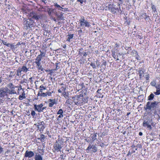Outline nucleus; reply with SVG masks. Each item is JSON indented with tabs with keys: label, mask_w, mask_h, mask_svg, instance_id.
<instances>
[{
	"label": "nucleus",
	"mask_w": 160,
	"mask_h": 160,
	"mask_svg": "<svg viewBox=\"0 0 160 160\" xmlns=\"http://www.w3.org/2000/svg\"><path fill=\"white\" fill-rule=\"evenodd\" d=\"M29 16L32 18L25 19L23 22L24 28L26 29L33 27L35 25L34 22L32 18L35 19L38 21L40 18L39 15H38L34 12L30 13Z\"/></svg>",
	"instance_id": "1"
},
{
	"label": "nucleus",
	"mask_w": 160,
	"mask_h": 160,
	"mask_svg": "<svg viewBox=\"0 0 160 160\" xmlns=\"http://www.w3.org/2000/svg\"><path fill=\"white\" fill-rule=\"evenodd\" d=\"M10 94V87L6 86L5 87L0 89V98L3 97L4 100L9 101L10 98L9 95Z\"/></svg>",
	"instance_id": "2"
},
{
	"label": "nucleus",
	"mask_w": 160,
	"mask_h": 160,
	"mask_svg": "<svg viewBox=\"0 0 160 160\" xmlns=\"http://www.w3.org/2000/svg\"><path fill=\"white\" fill-rule=\"evenodd\" d=\"M154 122L151 117L145 116L144 117L142 125L144 127H147L148 129L150 130L152 129V126H154Z\"/></svg>",
	"instance_id": "3"
},
{
	"label": "nucleus",
	"mask_w": 160,
	"mask_h": 160,
	"mask_svg": "<svg viewBox=\"0 0 160 160\" xmlns=\"http://www.w3.org/2000/svg\"><path fill=\"white\" fill-rule=\"evenodd\" d=\"M159 102L157 101L148 102L144 107V109L147 111H152L156 110L158 106Z\"/></svg>",
	"instance_id": "4"
},
{
	"label": "nucleus",
	"mask_w": 160,
	"mask_h": 160,
	"mask_svg": "<svg viewBox=\"0 0 160 160\" xmlns=\"http://www.w3.org/2000/svg\"><path fill=\"white\" fill-rule=\"evenodd\" d=\"M117 5H118L119 7L116 8L115 7L116 5L113 4L112 5H111V4L108 5V9L112 12L113 13H121L122 11L120 9V7L119 6L120 4L118 2L117 4Z\"/></svg>",
	"instance_id": "5"
},
{
	"label": "nucleus",
	"mask_w": 160,
	"mask_h": 160,
	"mask_svg": "<svg viewBox=\"0 0 160 160\" xmlns=\"http://www.w3.org/2000/svg\"><path fill=\"white\" fill-rule=\"evenodd\" d=\"M80 22V26L81 27H86L89 28L91 26L90 22L85 19L83 16H81L79 20Z\"/></svg>",
	"instance_id": "6"
},
{
	"label": "nucleus",
	"mask_w": 160,
	"mask_h": 160,
	"mask_svg": "<svg viewBox=\"0 0 160 160\" xmlns=\"http://www.w3.org/2000/svg\"><path fill=\"white\" fill-rule=\"evenodd\" d=\"M63 142L61 140H58V141H56V142L53 145V148L54 151L58 152L60 151L61 149L62 146Z\"/></svg>",
	"instance_id": "7"
},
{
	"label": "nucleus",
	"mask_w": 160,
	"mask_h": 160,
	"mask_svg": "<svg viewBox=\"0 0 160 160\" xmlns=\"http://www.w3.org/2000/svg\"><path fill=\"white\" fill-rule=\"evenodd\" d=\"M83 95L80 94L79 96H78L77 99H75L74 97H72V99H73V101L75 104L77 105L81 104L82 103V100H81V97H83Z\"/></svg>",
	"instance_id": "8"
},
{
	"label": "nucleus",
	"mask_w": 160,
	"mask_h": 160,
	"mask_svg": "<svg viewBox=\"0 0 160 160\" xmlns=\"http://www.w3.org/2000/svg\"><path fill=\"white\" fill-rule=\"evenodd\" d=\"M40 89L38 94V96L43 97H46V93L42 92L43 90L46 89V88L42 85L40 86Z\"/></svg>",
	"instance_id": "9"
},
{
	"label": "nucleus",
	"mask_w": 160,
	"mask_h": 160,
	"mask_svg": "<svg viewBox=\"0 0 160 160\" xmlns=\"http://www.w3.org/2000/svg\"><path fill=\"white\" fill-rule=\"evenodd\" d=\"M37 125V127L39 129L40 131H42L45 128V123L43 121L38 122Z\"/></svg>",
	"instance_id": "10"
},
{
	"label": "nucleus",
	"mask_w": 160,
	"mask_h": 160,
	"mask_svg": "<svg viewBox=\"0 0 160 160\" xmlns=\"http://www.w3.org/2000/svg\"><path fill=\"white\" fill-rule=\"evenodd\" d=\"M43 105L42 104H41L39 105L34 104V108L35 111H37L38 112H42V107L43 106Z\"/></svg>",
	"instance_id": "11"
},
{
	"label": "nucleus",
	"mask_w": 160,
	"mask_h": 160,
	"mask_svg": "<svg viewBox=\"0 0 160 160\" xmlns=\"http://www.w3.org/2000/svg\"><path fill=\"white\" fill-rule=\"evenodd\" d=\"M19 90V88L17 87H14L13 85L11 83V94H17V91Z\"/></svg>",
	"instance_id": "12"
},
{
	"label": "nucleus",
	"mask_w": 160,
	"mask_h": 160,
	"mask_svg": "<svg viewBox=\"0 0 160 160\" xmlns=\"http://www.w3.org/2000/svg\"><path fill=\"white\" fill-rule=\"evenodd\" d=\"M4 77L5 78L3 81L4 83L7 84L6 86L8 87H10V76H4Z\"/></svg>",
	"instance_id": "13"
},
{
	"label": "nucleus",
	"mask_w": 160,
	"mask_h": 160,
	"mask_svg": "<svg viewBox=\"0 0 160 160\" xmlns=\"http://www.w3.org/2000/svg\"><path fill=\"white\" fill-rule=\"evenodd\" d=\"M34 156V152L32 151L27 150L25 153V157L31 158Z\"/></svg>",
	"instance_id": "14"
},
{
	"label": "nucleus",
	"mask_w": 160,
	"mask_h": 160,
	"mask_svg": "<svg viewBox=\"0 0 160 160\" xmlns=\"http://www.w3.org/2000/svg\"><path fill=\"white\" fill-rule=\"evenodd\" d=\"M48 102H49L48 106L50 107H53L54 104H56L57 103V101L55 99H49L48 100Z\"/></svg>",
	"instance_id": "15"
},
{
	"label": "nucleus",
	"mask_w": 160,
	"mask_h": 160,
	"mask_svg": "<svg viewBox=\"0 0 160 160\" xmlns=\"http://www.w3.org/2000/svg\"><path fill=\"white\" fill-rule=\"evenodd\" d=\"M88 52H84L83 49L82 48L79 49L78 54L81 56H86L88 54Z\"/></svg>",
	"instance_id": "16"
},
{
	"label": "nucleus",
	"mask_w": 160,
	"mask_h": 160,
	"mask_svg": "<svg viewBox=\"0 0 160 160\" xmlns=\"http://www.w3.org/2000/svg\"><path fill=\"white\" fill-rule=\"evenodd\" d=\"M28 70V69L25 66H23L21 68H19V72H26Z\"/></svg>",
	"instance_id": "17"
},
{
	"label": "nucleus",
	"mask_w": 160,
	"mask_h": 160,
	"mask_svg": "<svg viewBox=\"0 0 160 160\" xmlns=\"http://www.w3.org/2000/svg\"><path fill=\"white\" fill-rule=\"evenodd\" d=\"M36 64V67L38 70H40L41 71H43L44 69L42 67L40 62H35Z\"/></svg>",
	"instance_id": "18"
},
{
	"label": "nucleus",
	"mask_w": 160,
	"mask_h": 160,
	"mask_svg": "<svg viewBox=\"0 0 160 160\" xmlns=\"http://www.w3.org/2000/svg\"><path fill=\"white\" fill-rule=\"evenodd\" d=\"M19 68L16 71V72L14 73V74H13V73L14 72V71L13 72V71H11V77H12V76H14V75L16 74L17 72V75L18 76H19L21 75V72H19Z\"/></svg>",
	"instance_id": "19"
},
{
	"label": "nucleus",
	"mask_w": 160,
	"mask_h": 160,
	"mask_svg": "<svg viewBox=\"0 0 160 160\" xmlns=\"http://www.w3.org/2000/svg\"><path fill=\"white\" fill-rule=\"evenodd\" d=\"M138 74L140 79H142L144 76V72L141 70L138 71Z\"/></svg>",
	"instance_id": "20"
},
{
	"label": "nucleus",
	"mask_w": 160,
	"mask_h": 160,
	"mask_svg": "<svg viewBox=\"0 0 160 160\" xmlns=\"http://www.w3.org/2000/svg\"><path fill=\"white\" fill-rule=\"evenodd\" d=\"M97 133H94L93 134H91V136H92L91 138H92V141L93 142L95 140H96L97 139Z\"/></svg>",
	"instance_id": "21"
},
{
	"label": "nucleus",
	"mask_w": 160,
	"mask_h": 160,
	"mask_svg": "<svg viewBox=\"0 0 160 160\" xmlns=\"http://www.w3.org/2000/svg\"><path fill=\"white\" fill-rule=\"evenodd\" d=\"M26 98L25 96V93L24 91H23V92L22 94L21 95H20L19 97V98L20 100H22L23 98Z\"/></svg>",
	"instance_id": "22"
},
{
	"label": "nucleus",
	"mask_w": 160,
	"mask_h": 160,
	"mask_svg": "<svg viewBox=\"0 0 160 160\" xmlns=\"http://www.w3.org/2000/svg\"><path fill=\"white\" fill-rule=\"evenodd\" d=\"M154 95L152 93H151L148 97V100L149 101L152 100L154 98Z\"/></svg>",
	"instance_id": "23"
},
{
	"label": "nucleus",
	"mask_w": 160,
	"mask_h": 160,
	"mask_svg": "<svg viewBox=\"0 0 160 160\" xmlns=\"http://www.w3.org/2000/svg\"><path fill=\"white\" fill-rule=\"evenodd\" d=\"M133 52H135V57L136 59L138 60H140L141 59V57L138 54L137 52L135 51H134Z\"/></svg>",
	"instance_id": "24"
},
{
	"label": "nucleus",
	"mask_w": 160,
	"mask_h": 160,
	"mask_svg": "<svg viewBox=\"0 0 160 160\" xmlns=\"http://www.w3.org/2000/svg\"><path fill=\"white\" fill-rule=\"evenodd\" d=\"M35 160H42V158L40 155H36L35 157Z\"/></svg>",
	"instance_id": "25"
},
{
	"label": "nucleus",
	"mask_w": 160,
	"mask_h": 160,
	"mask_svg": "<svg viewBox=\"0 0 160 160\" xmlns=\"http://www.w3.org/2000/svg\"><path fill=\"white\" fill-rule=\"evenodd\" d=\"M42 58L41 55H38L36 59V61L35 62H40Z\"/></svg>",
	"instance_id": "26"
},
{
	"label": "nucleus",
	"mask_w": 160,
	"mask_h": 160,
	"mask_svg": "<svg viewBox=\"0 0 160 160\" xmlns=\"http://www.w3.org/2000/svg\"><path fill=\"white\" fill-rule=\"evenodd\" d=\"M63 13L62 12H61L60 13V15H58V14H57V15L58 16V18H59L60 20H62L64 19L63 17Z\"/></svg>",
	"instance_id": "27"
},
{
	"label": "nucleus",
	"mask_w": 160,
	"mask_h": 160,
	"mask_svg": "<svg viewBox=\"0 0 160 160\" xmlns=\"http://www.w3.org/2000/svg\"><path fill=\"white\" fill-rule=\"evenodd\" d=\"M88 97H87L83 98H81V100H82V103L83 102H84L85 103L87 102L88 101Z\"/></svg>",
	"instance_id": "28"
},
{
	"label": "nucleus",
	"mask_w": 160,
	"mask_h": 160,
	"mask_svg": "<svg viewBox=\"0 0 160 160\" xmlns=\"http://www.w3.org/2000/svg\"><path fill=\"white\" fill-rule=\"evenodd\" d=\"M151 8L153 12L155 14L156 12H157V11H156V6L152 4Z\"/></svg>",
	"instance_id": "29"
},
{
	"label": "nucleus",
	"mask_w": 160,
	"mask_h": 160,
	"mask_svg": "<svg viewBox=\"0 0 160 160\" xmlns=\"http://www.w3.org/2000/svg\"><path fill=\"white\" fill-rule=\"evenodd\" d=\"M73 37V34H69L68 35V37L67 39V41H70V40L72 39Z\"/></svg>",
	"instance_id": "30"
},
{
	"label": "nucleus",
	"mask_w": 160,
	"mask_h": 160,
	"mask_svg": "<svg viewBox=\"0 0 160 160\" xmlns=\"http://www.w3.org/2000/svg\"><path fill=\"white\" fill-rule=\"evenodd\" d=\"M2 43L4 45H6L7 47H9L10 46V44L7 43L6 41L2 40Z\"/></svg>",
	"instance_id": "31"
},
{
	"label": "nucleus",
	"mask_w": 160,
	"mask_h": 160,
	"mask_svg": "<svg viewBox=\"0 0 160 160\" xmlns=\"http://www.w3.org/2000/svg\"><path fill=\"white\" fill-rule=\"evenodd\" d=\"M150 84L152 86L155 87L156 88V87L157 86V85H156V82L155 81L153 80L152 81L151 83Z\"/></svg>",
	"instance_id": "32"
},
{
	"label": "nucleus",
	"mask_w": 160,
	"mask_h": 160,
	"mask_svg": "<svg viewBox=\"0 0 160 160\" xmlns=\"http://www.w3.org/2000/svg\"><path fill=\"white\" fill-rule=\"evenodd\" d=\"M92 152H96L97 151V147H96L95 145H93V147H92Z\"/></svg>",
	"instance_id": "33"
},
{
	"label": "nucleus",
	"mask_w": 160,
	"mask_h": 160,
	"mask_svg": "<svg viewBox=\"0 0 160 160\" xmlns=\"http://www.w3.org/2000/svg\"><path fill=\"white\" fill-rule=\"evenodd\" d=\"M62 94L63 96L65 98H67L69 97V95L68 94H66V92H63Z\"/></svg>",
	"instance_id": "34"
},
{
	"label": "nucleus",
	"mask_w": 160,
	"mask_h": 160,
	"mask_svg": "<svg viewBox=\"0 0 160 160\" xmlns=\"http://www.w3.org/2000/svg\"><path fill=\"white\" fill-rule=\"evenodd\" d=\"M93 145H92L91 144H90L86 150L87 151L89 150L90 149H92Z\"/></svg>",
	"instance_id": "35"
},
{
	"label": "nucleus",
	"mask_w": 160,
	"mask_h": 160,
	"mask_svg": "<svg viewBox=\"0 0 160 160\" xmlns=\"http://www.w3.org/2000/svg\"><path fill=\"white\" fill-rule=\"evenodd\" d=\"M63 113V111L62 109H60L58 111L57 114H62Z\"/></svg>",
	"instance_id": "36"
},
{
	"label": "nucleus",
	"mask_w": 160,
	"mask_h": 160,
	"mask_svg": "<svg viewBox=\"0 0 160 160\" xmlns=\"http://www.w3.org/2000/svg\"><path fill=\"white\" fill-rule=\"evenodd\" d=\"M112 57L114 58V59H116V55H115V52L114 51H112Z\"/></svg>",
	"instance_id": "37"
},
{
	"label": "nucleus",
	"mask_w": 160,
	"mask_h": 160,
	"mask_svg": "<svg viewBox=\"0 0 160 160\" xmlns=\"http://www.w3.org/2000/svg\"><path fill=\"white\" fill-rule=\"evenodd\" d=\"M41 53L39 54L41 56V57L42 58V57H45V53L43 52L40 51Z\"/></svg>",
	"instance_id": "38"
},
{
	"label": "nucleus",
	"mask_w": 160,
	"mask_h": 160,
	"mask_svg": "<svg viewBox=\"0 0 160 160\" xmlns=\"http://www.w3.org/2000/svg\"><path fill=\"white\" fill-rule=\"evenodd\" d=\"M90 65L93 68H96V66L94 63L91 62Z\"/></svg>",
	"instance_id": "39"
},
{
	"label": "nucleus",
	"mask_w": 160,
	"mask_h": 160,
	"mask_svg": "<svg viewBox=\"0 0 160 160\" xmlns=\"http://www.w3.org/2000/svg\"><path fill=\"white\" fill-rule=\"evenodd\" d=\"M4 76H10V72H7L6 71L5 72V73L3 74Z\"/></svg>",
	"instance_id": "40"
},
{
	"label": "nucleus",
	"mask_w": 160,
	"mask_h": 160,
	"mask_svg": "<svg viewBox=\"0 0 160 160\" xmlns=\"http://www.w3.org/2000/svg\"><path fill=\"white\" fill-rule=\"evenodd\" d=\"M4 152L3 148L0 145V154Z\"/></svg>",
	"instance_id": "41"
},
{
	"label": "nucleus",
	"mask_w": 160,
	"mask_h": 160,
	"mask_svg": "<svg viewBox=\"0 0 160 160\" xmlns=\"http://www.w3.org/2000/svg\"><path fill=\"white\" fill-rule=\"evenodd\" d=\"M60 8H60L59 9V10H60L62 11L63 12H65L66 11H68V8H64L61 7Z\"/></svg>",
	"instance_id": "42"
},
{
	"label": "nucleus",
	"mask_w": 160,
	"mask_h": 160,
	"mask_svg": "<svg viewBox=\"0 0 160 160\" xmlns=\"http://www.w3.org/2000/svg\"><path fill=\"white\" fill-rule=\"evenodd\" d=\"M58 63H55L56 68L55 70H57L60 68V66H58Z\"/></svg>",
	"instance_id": "43"
},
{
	"label": "nucleus",
	"mask_w": 160,
	"mask_h": 160,
	"mask_svg": "<svg viewBox=\"0 0 160 160\" xmlns=\"http://www.w3.org/2000/svg\"><path fill=\"white\" fill-rule=\"evenodd\" d=\"M31 114L32 116L33 117H34V116H35L36 113L34 111L32 110L31 112Z\"/></svg>",
	"instance_id": "44"
},
{
	"label": "nucleus",
	"mask_w": 160,
	"mask_h": 160,
	"mask_svg": "<svg viewBox=\"0 0 160 160\" xmlns=\"http://www.w3.org/2000/svg\"><path fill=\"white\" fill-rule=\"evenodd\" d=\"M78 1L81 4H82L83 2L86 3V0H78Z\"/></svg>",
	"instance_id": "45"
},
{
	"label": "nucleus",
	"mask_w": 160,
	"mask_h": 160,
	"mask_svg": "<svg viewBox=\"0 0 160 160\" xmlns=\"http://www.w3.org/2000/svg\"><path fill=\"white\" fill-rule=\"evenodd\" d=\"M46 93V96L48 95V96H51L52 95V92H47Z\"/></svg>",
	"instance_id": "46"
},
{
	"label": "nucleus",
	"mask_w": 160,
	"mask_h": 160,
	"mask_svg": "<svg viewBox=\"0 0 160 160\" xmlns=\"http://www.w3.org/2000/svg\"><path fill=\"white\" fill-rule=\"evenodd\" d=\"M40 138L42 140H44L45 138V136L44 135L42 134L40 135Z\"/></svg>",
	"instance_id": "47"
},
{
	"label": "nucleus",
	"mask_w": 160,
	"mask_h": 160,
	"mask_svg": "<svg viewBox=\"0 0 160 160\" xmlns=\"http://www.w3.org/2000/svg\"><path fill=\"white\" fill-rule=\"evenodd\" d=\"M63 117V115L62 114H60V115L58 116V118H57V120H59V118H62Z\"/></svg>",
	"instance_id": "48"
},
{
	"label": "nucleus",
	"mask_w": 160,
	"mask_h": 160,
	"mask_svg": "<svg viewBox=\"0 0 160 160\" xmlns=\"http://www.w3.org/2000/svg\"><path fill=\"white\" fill-rule=\"evenodd\" d=\"M96 64L97 66L98 67L100 65V64H99V62H98V60H97L96 61Z\"/></svg>",
	"instance_id": "49"
},
{
	"label": "nucleus",
	"mask_w": 160,
	"mask_h": 160,
	"mask_svg": "<svg viewBox=\"0 0 160 160\" xmlns=\"http://www.w3.org/2000/svg\"><path fill=\"white\" fill-rule=\"evenodd\" d=\"M157 158H160V152H159L158 153L157 155Z\"/></svg>",
	"instance_id": "50"
},
{
	"label": "nucleus",
	"mask_w": 160,
	"mask_h": 160,
	"mask_svg": "<svg viewBox=\"0 0 160 160\" xmlns=\"http://www.w3.org/2000/svg\"><path fill=\"white\" fill-rule=\"evenodd\" d=\"M81 86L82 87V88H85V87L84 86V83H82L81 84Z\"/></svg>",
	"instance_id": "51"
},
{
	"label": "nucleus",
	"mask_w": 160,
	"mask_h": 160,
	"mask_svg": "<svg viewBox=\"0 0 160 160\" xmlns=\"http://www.w3.org/2000/svg\"><path fill=\"white\" fill-rule=\"evenodd\" d=\"M3 101L4 100L0 98V105L1 104V103H3Z\"/></svg>",
	"instance_id": "52"
},
{
	"label": "nucleus",
	"mask_w": 160,
	"mask_h": 160,
	"mask_svg": "<svg viewBox=\"0 0 160 160\" xmlns=\"http://www.w3.org/2000/svg\"><path fill=\"white\" fill-rule=\"evenodd\" d=\"M2 80L3 79L1 77H0V85L2 84L1 83L2 82Z\"/></svg>",
	"instance_id": "53"
},
{
	"label": "nucleus",
	"mask_w": 160,
	"mask_h": 160,
	"mask_svg": "<svg viewBox=\"0 0 160 160\" xmlns=\"http://www.w3.org/2000/svg\"><path fill=\"white\" fill-rule=\"evenodd\" d=\"M132 154V153L130 152V151H129V152H128V153L127 154V156H129V155H131Z\"/></svg>",
	"instance_id": "54"
},
{
	"label": "nucleus",
	"mask_w": 160,
	"mask_h": 160,
	"mask_svg": "<svg viewBox=\"0 0 160 160\" xmlns=\"http://www.w3.org/2000/svg\"><path fill=\"white\" fill-rule=\"evenodd\" d=\"M66 103H68V104H70V103L69 102V99H68L66 101Z\"/></svg>",
	"instance_id": "55"
},
{
	"label": "nucleus",
	"mask_w": 160,
	"mask_h": 160,
	"mask_svg": "<svg viewBox=\"0 0 160 160\" xmlns=\"http://www.w3.org/2000/svg\"><path fill=\"white\" fill-rule=\"evenodd\" d=\"M149 75H147V77H146V80H148L149 79Z\"/></svg>",
	"instance_id": "56"
},
{
	"label": "nucleus",
	"mask_w": 160,
	"mask_h": 160,
	"mask_svg": "<svg viewBox=\"0 0 160 160\" xmlns=\"http://www.w3.org/2000/svg\"><path fill=\"white\" fill-rule=\"evenodd\" d=\"M137 147L139 148H142V146L140 144L138 145V146H137Z\"/></svg>",
	"instance_id": "57"
},
{
	"label": "nucleus",
	"mask_w": 160,
	"mask_h": 160,
	"mask_svg": "<svg viewBox=\"0 0 160 160\" xmlns=\"http://www.w3.org/2000/svg\"><path fill=\"white\" fill-rule=\"evenodd\" d=\"M46 107H42V112H43L44 109H46Z\"/></svg>",
	"instance_id": "58"
},
{
	"label": "nucleus",
	"mask_w": 160,
	"mask_h": 160,
	"mask_svg": "<svg viewBox=\"0 0 160 160\" xmlns=\"http://www.w3.org/2000/svg\"><path fill=\"white\" fill-rule=\"evenodd\" d=\"M141 98H143V96H139L138 97V99H141Z\"/></svg>",
	"instance_id": "59"
},
{
	"label": "nucleus",
	"mask_w": 160,
	"mask_h": 160,
	"mask_svg": "<svg viewBox=\"0 0 160 160\" xmlns=\"http://www.w3.org/2000/svg\"><path fill=\"white\" fill-rule=\"evenodd\" d=\"M78 33H81L82 32V30H80L78 31Z\"/></svg>",
	"instance_id": "60"
},
{
	"label": "nucleus",
	"mask_w": 160,
	"mask_h": 160,
	"mask_svg": "<svg viewBox=\"0 0 160 160\" xmlns=\"http://www.w3.org/2000/svg\"><path fill=\"white\" fill-rule=\"evenodd\" d=\"M55 6L58 8H61V7L57 4H56Z\"/></svg>",
	"instance_id": "61"
},
{
	"label": "nucleus",
	"mask_w": 160,
	"mask_h": 160,
	"mask_svg": "<svg viewBox=\"0 0 160 160\" xmlns=\"http://www.w3.org/2000/svg\"><path fill=\"white\" fill-rule=\"evenodd\" d=\"M53 70V69H51L50 70H49V71L50 72V73H49L50 74H51L52 73V71Z\"/></svg>",
	"instance_id": "62"
},
{
	"label": "nucleus",
	"mask_w": 160,
	"mask_h": 160,
	"mask_svg": "<svg viewBox=\"0 0 160 160\" xmlns=\"http://www.w3.org/2000/svg\"><path fill=\"white\" fill-rule=\"evenodd\" d=\"M7 68H8V69H7V72H10L9 71L10 70V68H8L7 67H6Z\"/></svg>",
	"instance_id": "63"
},
{
	"label": "nucleus",
	"mask_w": 160,
	"mask_h": 160,
	"mask_svg": "<svg viewBox=\"0 0 160 160\" xmlns=\"http://www.w3.org/2000/svg\"><path fill=\"white\" fill-rule=\"evenodd\" d=\"M29 79L30 80V82L32 83V82L33 81V80H32V78H29Z\"/></svg>",
	"instance_id": "64"
}]
</instances>
